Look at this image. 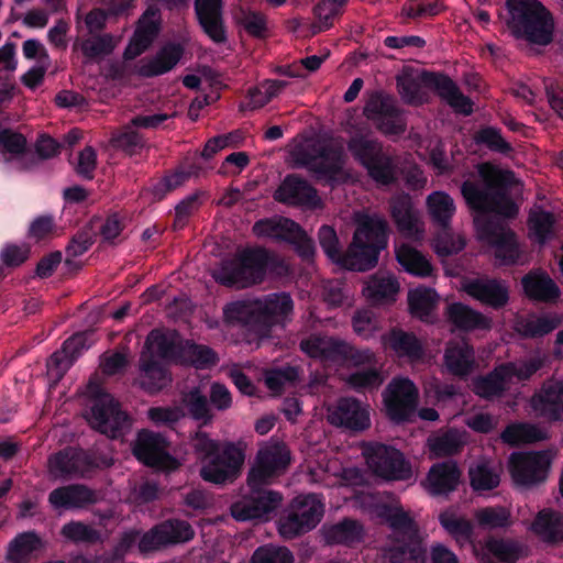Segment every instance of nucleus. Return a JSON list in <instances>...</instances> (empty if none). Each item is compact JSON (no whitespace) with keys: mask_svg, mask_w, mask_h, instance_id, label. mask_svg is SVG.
<instances>
[{"mask_svg":"<svg viewBox=\"0 0 563 563\" xmlns=\"http://www.w3.org/2000/svg\"><path fill=\"white\" fill-rule=\"evenodd\" d=\"M478 174L481 180L466 179L462 183V197L474 213L479 239L495 249L496 258L506 265L515 264L518 258L516 234L505 223L519 212L510 194L512 173L483 163L478 165Z\"/></svg>","mask_w":563,"mask_h":563,"instance_id":"nucleus-1","label":"nucleus"},{"mask_svg":"<svg viewBox=\"0 0 563 563\" xmlns=\"http://www.w3.org/2000/svg\"><path fill=\"white\" fill-rule=\"evenodd\" d=\"M389 227L378 216L362 214L356 220L352 242L343 252L335 231L329 225L319 228V245L328 258L338 267L366 272L378 263L380 252L388 245Z\"/></svg>","mask_w":563,"mask_h":563,"instance_id":"nucleus-2","label":"nucleus"},{"mask_svg":"<svg viewBox=\"0 0 563 563\" xmlns=\"http://www.w3.org/2000/svg\"><path fill=\"white\" fill-rule=\"evenodd\" d=\"M190 442L205 482L225 486L241 476L245 462L242 442L216 440L203 431H196Z\"/></svg>","mask_w":563,"mask_h":563,"instance_id":"nucleus-3","label":"nucleus"},{"mask_svg":"<svg viewBox=\"0 0 563 563\" xmlns=\"http://www.w3.org/2000/svg\"><path fill=\"white\" fill-rule=\"evenodd\" d=\"M292 311V298L282 291L229 302L223 308V319L228 324L241 325L265 336L274 325L284 324L289 320Z\"/></svg>","mask_w":563,"mask_h":563,"instance_id":"nucleus-4","label":"nucleus"},{"mask_svg":"<svg viewBox=\"0 0 563 563\" xmlns=\"http://www.w3.org/2000/svg\"><path fill=\"white\" fill-rule=\"evenodd\" d=\"M289 266L278 254L263 247L250 246L223 262L218 282L227 287L247 288L262 284L267 276L283 278Z\"/></svg>","mask_w":563,"mask_h":563,"instance_id":"nucleus-5","label":"nucleus"},{"mask_svg":"<svg viewBox=\"0 0 563 563\" xmlns=\"http://www.w3.org/2000/svg\"><path fill=\"white\" fill-rule=\"evenodd\" d=\"M397 90L406 104L420 106L424 102L421 87L432 89L455 112L470 115L473 101L462 93L459 86L445 74L405 66L396 77Z\"/></svg>","mask_w":563,"mask_h":563,"instance_id":"nucleus-6","label":"nucleus"},{"mask_svg":"<svg viewBox=\"0 0 563 563\" xmlns=\"http://www.w3.org/2000/svg\"><path fill=\"white\" fill-rule=\"evenodd\" d=\"M506 24L516 38L547 46L553 41L554 21L551 12L538 0H507Z\"/></svg>","mask_w":563,"mask_h":563,"instance_id":"nucleus-7","label":"nucleus"},{"mask_svg":"<svg viewBox=\"0 0 563 563\" xmlns=\"http://www.w3.org/2000/svg\"><path fill=\"white\" fill-rule=\"evenodd\" d=\"M87 394L90 398L87 421L92 429L111 439H119L130 430L132 421L129 415L99 382L90 379Z\"/></svg>","mask_w":563,"mask_h":563,"instance_id":"nucleus-8","label":"nucleus"},{"mask_svg":"<svg viewBox=\"0 0 563 563\" xmlns=\"http://www.w3.org/2000/svg\"><path fill=\"white\" fill-rule=\"evenodd\" d=\"M257 238H265L277 243H287L302 258L310 260L314 255L313 241L294 220L275 216L257 220L252 228Z\"/></svg>","mask_w":563,"mask_h":563,"instance_id":"nucleus-9","label":"nucleus"},{"mask_svg":"<svg viewBox=\"0 0 563 563\" xmlns=\"http://www.w3.org/2000/svg\"><path fill=\"white\" fill-rule=\"evenodd\" d=\"M551 467V455L547 451L512 452L508 471L516 486L531 488L544 483Z\"/></svg>","mask_w":563,"mask_h":563,"instance_id":"nucleus-10","label":"nucleus"},{"mask_svg":"<svg viewBox=\"0 0 563 563\" xmlns=\"http://www.w3.org/2000/svg\"><path fill=\"white\" fill-rule=\"evenodd\" d=\"M363 454L369 470L378 477L388 481H406L412 475L411 466L404 454L386 444H368Z\"/></svg>","mask_w":563,"mask_h":563,"instance_id":"nucleus-11","label":"nucleus"},{"mask_svg":"<svg viewBox=\"0 0 563 563\" xmlns=\"http://www.w3.org/2000/svg\"><path fill=\"white\" fill-rule=\"evenodd\" d=\"M363 113L385 135H400L407 129L404 111L394 98L380 91L371 93Z\"/></svg>","mask_w":563,"mask_h":563,"instance_id":"nucleus-12","label":"nucleus"},{"mask_svg":"<svg viewBox=\"0 0 563 563\" xmlns=\"http://www.w3.org/2000/svg\"><path fill=\"white\" fill-rule=\"evenodd\" d=\"M418 398V388L409 378H394L383 393L387 417L396 423L410 421L417 410Z\"/></svg>","mask_w":563,"mask_h":563,"instance_id":"nucleus-13","label":"nucleus"},{"mask_svg":"<svg viewBox=\"0 0 563 563\" xmlns=\"http://www.w3.org/2000/svg\"><path fill=\"white\" fill-rule=\"evenodd\" d=\"M290 451L284 442L272 441L260 449L256 464L247 474V485H267L274 476L286 471L290 464Z\"/></svg>","mask_w":563,"mask_h":563,"instance_id":"nucleus-14","label":"nucleus"},{"mask_svg":"<svg viewBox=\"0 0 563 563\" xmlns=\"http://www.w3.org/2000/svg\"><path fill=\"white\" fill-rule=\"evenodd\" d=\"M256 485L250 487V493L231 507V515L238 521L267 520L282 504L280 493Z\"/></svg>","mask_w":563,"mask_h":563,"instance_id":"nucleus-15","label":"nucleus"},{"mask_svg":"<svg viewBox=\"0 0 563 563\" xmlns=\"http://www.w3.org/2000/svg\"><path fill=\"white\" fill-rule=\"evenodd\" d=\"M317 495L296 497L278 519V532L284 539H294L316 527Z\"/></svg>","mask_w":563,"mask_h":563,"instance_id":"nucleus-16","label":"nucleus"},{"mask_svg":"<svg viewBox=\"0 0 563 563\" xmlns=\"http://www.w3.org/2000/svg\"><path fill=\"white\" fill-rule=\"evenodd\" d=\"M195 530L183 519H166L156 523L145 532L140 541L139 549L143 553L159 550L169 545L186 543L192 540Z\"/></svg>","mask_w":563,"mask_h":563,"instance_id":"nucleus-17","label":"nucleus"},{"mask_svg":"<svg viewBox=\"0 0 563 563\" xmlns=\"http://www.w3.org/2000/svg\"><path fill=\"white\" fill-rule=\"evenodd\" d=\"M133 455L144 465L165 472L179 467L180 463L166 450V440L158 433L141 431L133 445Z\"/></svg>","mask_w":563,"mask_h":563,"instance_id":"nucleus-18","label":"nucleus"},{"mask_svg":"<svg viewBox=\"0 0 563 563\" xmlns=\"http://www.w3.org/2000/svg\"><path fill=\"white\" fill-rule=\"evenodd\" d=\"M530 407L548 423L563 422V378L545 379L531 396Z\"/></svg>","mask_w":563,"mask_h":563,"instance_id":"nucleus-19","label":"nucleus"},{"mask_svg":"<svg viewBox=\"0 0 563 563\" xmlns=\"http://www.w3.org/2000/svg\"><path fill=\"white\" fill-rule=\"evenodd\" d=\"M323 361L358 367L371 365L375 361V354L369 349L358 350L342 339L319 334V362Z\"/></svg>","mask_w":563,"mask_h":563,"instance_id":"nucleus-20","label":"nucleus"},{"mask_svg":"<svg viewBox=\"0 0 563 563\" xmlns=\"http://www.w3.org/2000/svg\"><path fill=\"white\" fill-rule=\"evenodd\" d=\"M273 199L287 207L313 209L317 207V188L301 175L291 173L275 189Z\"/></svg>","mask_w":563,"mask_h":563,"instance_id":"nucleus-21","label":"nucleus"},{"mask_svg":"<svg viewBox=\"0 0 563 563\" xmlns=\"http://www.w3.org/2000/svg\"><path fill=\"white\" fill-rule=\"evenodd\" d=\"M328 420L352 432L364 431L371 426L368 407L353 397H341L333 409L329 410Z\"/></svg>","mask_w":563,"mask_h":563,"instance_id":"nucleus-22","label":"nucleus"},{"mask_svg":"<svg viewBox=\"0 0 563 563\" xmlns=\"http://www.w3.org/2000/svg\"><path fill=\"white\" fill-rule=\"evenodd\" d=\"M525 297L536 303L555 305L562 296L558 283L543 268H532L520 280Z\"/></svg>","mask_w":563,"mask_h":563,"instance_id":"nucleus-23","label":"nucleus"},{"mask_svg":"<svg viewBox=\"0 0 563 563\" xmlns=\"http://www.w3.org/2000/svg\"><path fill=\"white\" fill-rule=\"evenodd\" d=\"M377 517L390 529L385 541H419V526L401 507L384 504L377 508Z\"/></svg>","mask_w":563,"mask_h":563,"instance_id":"nucleus-24","label":"nucleus"},{"mask_svg":"<svg viewBox=\"0 0 563 563\" xmlns=\"http://www.w3.org/2000/svg\"><path fill=\"white\" fill-rule=\"evenodd\" d=\"M465 290L471 297L495 310L505 308L510 298L509 287L500 278H475L465 286Z\"/></svg>","mask_w":563,"mask_h":563,"instance_id":"nucleus-25","label":"nucleus"},{"mask_svg":"<svg viewBox=\"0 0 563 563\" xmlns=\"http://www.w3.org/2000/svg\"><path fill=\"white\" fill-rule=\"evenodd\" d=\"M287 153L289 167L317 174V131L310 129L297 134L287 145Z\"/></svg>","mask_w":563,"mask_h":563,"instance_id":"nucleus-26","label":"nucleus"},{"mask_svg":"<svg viewBox=\"0 0 563 563\" xmlns=\"http://www.w3.org/2000/svg\"><path fill=\"white\" fill-rule=\"evenodd\" d=\"M195 13L202 31L217 44L227 42L223 0H195Z\"/></svg>","mask_w":563,"mask_h":563,"instance_id":"nucleus-27","label":"nucleus"},{"mask_svg":"<svg viewBox=\"0 0 563 563\" xmlns=\"http://www.w3.org/2000/svg\"><path fill=\"white\" fill-rule=\"evenodd\" d=\"M88 464L85 450L67 446L48 459L51 473L60 478L84 477Z\"/></svg>","mask_w":563,"mask_h":563,"instance_id":"nucleus-28","label":"nucleus"},{"mask_svg":"<svg viewBox=\"0 0 563 563\" xmlns=\"http://www.w3.org/2000/svg\"><path fill=\"white\" fill-rule=\"evenodd\" d=\"M86 333H76L68 338L62 345V349L54 352L48 362V371L60 379L66 372L74 365L77 358L85 350H88Z\"/></svg>","mask_w":563,"mask_h":563,"instance_id":"nucleus-29","label":"nucleus"},{"mask_svg":"<svg viewBox=\"0 0 563 563\" xmlns=\"http://www.w3.org/2000/svg\"><path fill=\"white\" fill-rule=\"evenodd\" d=\"M461 475V470L454 461L435 463L426 478L428 492L433 496L448 495L457 488Z\"/></svg>","mask_w":563,"mask_h":563,"instance_id":"nucleus-30","label":"nucleus"},{"mask_svg":"<svg viewBox=\"0 0 563 563\" xmlns=\"http://www.w3.org/2000/svg\"><path fill=\"white\" fill-rule=\"evenodd\" d=\"M382 563H426L427 550L419 541L391 540L380 547Z\"/></svg>","mask_w":563,"mask_h":563,"instance_id":"nucleus-31","label":"nucleus"},{"mask_svg":"<svg viewBox=\"0 0 563 563\" xmlns=\"http://www.w3.org/2000/svg\"><path fill=\"white\" fill-rule=\"evenodd\" d=\"M530 530L543 543L559 545L563 542V514L543 508L536 515Z\"/></svg>","mask_w":563,"mask_h":563,"instance_id":"nucleus-32","label":"nucleus"},{"mask_svg":"<svg viewBox=\"0 0 563 563\" xmlns=\"http://www.w3.org/2000/svg\"><path fill=\"white\" fill-rule=\"evenodd\" d=\"M445 314L448 321L455 329L463 332L475 330L488 331L493 327V321L489 317L462 302L450 303Z\"/></svg>","mask_w":563,"mask_h":563,"instance_id":"nucleus-33","label":"nucleus"},{"mask_svg":"<svg viewBox=\"0 0 563 563\" xmlns=\"http://www.w3.org/2000/svg\"><path fill=\"white\" fill-rule=\"evenodd\" d=\"M444 364L457 377H467L475 367V351L467 341H450L444 350Z\"/></svg>","mask_w":563,"mask_h":563,"instance_id":"nucleus-34","label":"nucleus"},{"mask_svg":"<svg viewBox=\"0 0 563 563\" xmlns=\"http://www.w3.org/2000/svg\"><path fill=\"white\" fill-rule=\"evenodd\" d=\"M48 501L54 508H82L97 503L96 493L81 484H71L53 489Z\"/></svg>","mask_w":563,"mask_h":563,"instance_id":"nucleus-35","label":"nucleus"},{"mask_svg":"<svg viewBox=\"0 0 563 563\" xmlns=\"http://www.w3.org/2000/svg\"><path fill=\"white\" fill-rule=\"evenodd\" d=\"M185 49L181 44L169 42L163 45L156 55L140 67V75L145 78H153L164 75L179 63Z\"/></svg>","mask_w":563,"mask_h":563,"instance_id":"nucleus-36","label":"nucleus"},{"mask_svg":"<svg viewBox=\"0 0 563 563\" xmlns=\"http://www.w3.org/2000/svg\"><path fill=\"white\" fill-rule=\"evenodd\" d=\"M384 342L399 357H406L412 362L420 361L424 355L423 345L413 332L393 328L384 336Z\"/></svg>","mask_w":563,"mask_h":563,"instance_id":"nucleus-37","label":"nucleus"},{"mask_svg":"<svg viewBox=\"0 0 563 563\" xmlns=\"http://www.w3.org/2000/svg\"><path fill=\"white\" fill-rule=\"evenodd\" d=\"M324 539L328 544H342L349 548L363 542L364 526L356 519L344 518L328 529H324Z\"/></svg>","mask_w":563,"mask_h":563,"instance_id":"nucleus-38","label":"nucleus"},{"mask_svg":"<svg viewBox=\"0 0 563 563\" xmlns=\"http://www.w3.org/2000/svg\"><path fill=\"white\" fill-rule=\"evenodd\" d=\"M389 211L398 231L406 236L418 233L417 213L409 195L393 197L389 201Z\"/></svg>","mask_w":563,"mask_h":563,"instance_id":"nucleus-39","label":"nucleus"},{"mask_svg":"<svg viewBox=\"0 0 563 563\" xmlns=\"http://www.w3.org/2000/svg\"><path fill=\"white\" fill-rule=\"evenodd\" d=\"M45 543L34 531L18 533L8 545L5 559L10 563H27L33 553L41 551Z\"/></svg>","mask_w":563,"mask_h":563,"instance_id":"nucleus-40","label":"nucleus"},{"mask_svg":"<svg viewBox=\"0 0 563 563\" xmlns=\"http://www.w3.org/2000/svg\"><path fill=\"white\" fill-rule=\"evenodd\" d=\"M520 552V547L515 541L493 537L486 540L481 550L475 549V555L482 563H495L493 558L504 563H515L519 560Z\"/></svg>","mask_w":563,"mask_h":563,"instance_id":"nucleus-41","label":"nucleus"},{"mask_svg":"<svg viewBox=\"0 0 563 563\" xmlns=\"http://www.w3.org/2000/svg\"><path fill=\"white\" fill-rule=\"evenodd\" d=\"M141 372L140 386L151 395L159 393L172 383L168 369L154 358L143 361Z\"/></svg>","mask_w":563,"mask_h":563,"instance_id":"nucleus-42","label":"nucleus"},{"mask_svg":"<svg viewBox=\"0 0 563 563\" xmlns=\"http://www.w3.org/2000/svg\"><path fill=\"white\" fill-rule=\"evenodd\" d=\"M396 260L405 272L417 277H429L433 274L430 261L417 249L402 244L396 249Z\"/></svg>","mask_w":563,"mask_h":563,"instance_id":"nucleus-43","label":"nucleus"},{"mask_svg":"<svg viewBox=\"0 0 563 563\" xmlns=\"http://www.w3.org/2000/svg\"><path fill=\"white\" fill-rule=\"evenodd\" d=\"M470 485L474 492H488L500 484V468L488 461H479L468 467Z\"/></svg>","mask_w":563,"mask_h":563,"instance_id":"nucleus-44","label":"nucleus"},{"mask_svg":"<svg viewBox=\"0 0 563 563\" xmlns=\"http://www.w3.org/2000/svg\"><path fill=\"white\" fill-rule=\"evenodd\" d=\"M439 296L433 288L417 287L408 292V306L412 316L428 321L437 307Z\"/></svg>","mask_w":563,"mask_h":563,"instance_id":"nucleus-45","label":"nucleus"},{"mask_svg":"<svg viewBox=\"0 0 563 563\" xmlns=\"http://www.w3.org/2000/svg\"><path fill=\"white\" fill-rule=\"evenodd\" d=\"M561 323L558 316H540L521 319L517 322V332L526 339H539L554 331Z\"/></svg>","mask_w":563,"mask_h":563,"instance_id":"nucleus-46","label":"nucleus"},{"mask_svg":"<svg viewBox=\"0 0 563 563\" xmlns=\"http://www.w3.org/2000/svg\"><path fill=\"white\" fill-rule=\"evenodd\" d=\"M146 344L155 346L156 353L162 360L172 361L176 364L181 363L185 341H176L155 329L150 332Z\"/></svg>","mask_w":563,"mask_h":563,"instance_id":"nucleus-47","label":"nucleus"},{"mask_svg":"<svg viewBox=\"0 0 563 563\" xmlns=\"http://www.w3.org/2000/svg\"><path fill=\"white\" fill-rule=\"evenodd\" d=\"M504 364L496 367L486 376L478 378L475 382V391L478 396L493 399L499 397L506 390L507 380L510 379Z\"/></svg>","mask_w":563,"mask_h":563,"instance_id":"nucleus-48","label":"nucleus"},{"mask_svg":"<svg viewBox=\"0 0 563 563\" xmlns=\"http://www.w3.org/2000/svg\"><path fill=\"white\" fill-rule=\"evenodd\" d=\"M219 362L217 353L208 345L185 340L181 365L189 364L198 369L210 368Z\"/></svg>","mask_w":563,"mask_h":563,"instance_id":"nucleus-49","label":"nucleus"},{"mask_svg":"<svg viewBox=\"0 0 563 563\" xmlns=\"http://www.w3.org/2000/svg\"><path fill=\"white\" fill-rule=\"evenodd\" d=\"M427 206L432 220L441 228H448L455 212L452 197L444 191H434L427 198Z\"/></svg>","mask_w":563,"mask_h":563,"instance_id":"nucleus-50","label":"nucleus"},{"mask_svg":"<svg viewBox=\"0 0 563 563\" xmlns=\"http://www.w3.org/2000/svg\"><path fill=\"white\" fill-rule=\"evenodd\" d=\"M324 157V148L319 146V184L335 187L347 183L351 176L344 169L342 159L335 157L327 162Z\"/></svg>","mask_w":563,"mask_h":563,"instance_id":"nucleus-51","label":"nucleus"},{"mask_svg":"<svg viewBox=\"0 0 563 563\" xmlns=\"http://www.w3.org/2000/svg\"><path fill=\"white\" fill-rule=\"evenodd\" d=\"M347 150L363 167H366L384 153L383 146L378 141L365 136L352 137L347 143Z\"/></svg>","mask_w":563,"mask_h":563,"instance_id":"nucleus-52","label":"nucleus"},{"mask_svg":"<svg viewBox=\"0 0 563 563\" xmlns=\"http://www.w3.org/2000/svg\"><path fill=\"white\" fill-rule=\"evenodd\" d=\"M345 383L354 391L365 394L377 390L384 383V377L378 368L369 366L351 373L346 377Z\"/></svg>","mask_w":563,"mask_h":563,"instance_id":"nucleus-53","label":"nucleus"},{"mask_svg":"<svg viewBox=\"0 0 563 563\" xmlns=\"http://www.w3.org/2000/svg\"><path fill=\"white\" fill-rule=\"evenodd\" d=\"M440 525L457 542H471L474 536L473 523L452 511H443L439 516Z\"/></svg>","mask_w":563,"mask_h":563,"instance_id":"nucleus-54","label":"nucleus"},{"mask_svg":"<svg viewBox=\"0 0 563 563\" xmlns=\"http://www.w3.org/2000/svg\"><path fill=\"white\" fill-rule=\"evenodd\" d=\"M364 168L369 178L378 185L389 186L397 180V166L395 161L385 152Z\"/></svg>","mask_w":563,"mask_h":563,"instance_id":"nucleus-55","label":"nucleus"},{"mask_svg":"<svg viewBox=\"0 0 563 563\" xmlns=\"http://www.w3.org/2000/svg\"><path fill=\"white\" fill-rule=\"evenodd\" d=\"M473 141L476 145L504 155H508L514 150L511 144L503 137L501 130L492 125L479 128L474 133Z\"/></svg>","mask_w":563,"mask_h":563,"instance_id":"nucleus-56","label":"nucleus"},{"mask_svg":"<svg viewBox=\"0 0 563 563\" xmlns=\"http://www.w3.org/2000/svg\"><path fill=\"white\" fill-rule=\"evenodd\" d=\"M183 402L192 419L208 424L213 419L209 399L198 387L190 389L183 398Z\"/></svg>","mask_w":563,"mask_h":563,"instance_id":"nucleus-57","label":"nucleus"},{"mask_svg":"<svg viewBox=\"0 0 563 563\" xmlns=\"http://www.w3.org/2000/svg\"><path fill=\"white\" fill-rule=\"evenodd\" d=\"M161 31V10L150 5L137 21L134 36L152 44Z\"/></svg>","mask_w":563,"mask_h":563,"instance_id":"nucleus-58","label":"nucleus"},{"mask_svg":"<svg viewBox=\"0 0 563 563\" xmlns=\"http://www.w3.org/2000/svg\"><path fill=\"white\" fill-rule=\"evenodd\" d=\"M475 518L479 527L489 530L508 528L511 525V514L503 506L481 508Z\"/></svg>","mask_w":563,"mask_h":563,"instance_id":"nucleus-59","label":"nucleus"},{"mask_svg":"<svg viewBox=\"0 0 563 563\" xmlns=\"http://www.w3.org/2000/svg\"><path fill=\"white\" fill-rule=\"evenodd\" d=\"M365 289L368 297L375 301L395 300V296L399 291V284L393 277L374 275L369 278Z\"/></svg>","mask_w":563,"mask_h":563,"instance_id":"nucleus-60","label":"nucleus"},{"mask_svg":"<svg viewBox=\"0 0 563 563\" xmlns=\"http://www.w3.org/2000/svg\"><path fill=\"white\" fill-rule=\"evenodd\" d=\"M113 49L114 43L111 34L95 35L80 43V51L89 60L110 55Z\"/></svg>","mask_w":563,"mask_h":563,"instance_id":"nucleus-61","label":"nucleus"},{"mask_svg":"<svg viewBox=\"0 0 563 563\" xmlns=\"http://www.w3.org/2000/svg\"><path fill=\"white\" fill-rule=\"evenodd\" d=\"M291 551L286 547L265 544L258 547L252 554L251 563H294Z\"/></svg>","mask_w":563,"mask_h":563,"instance_id":"nucleus-62","label":"nucleus"},{"mask_svg":"<svg viewBox=\"0 0 563 563\" xmlns=\"http://www.w3.org/2000/svg\"><path fill=\"white\" fill-rule=\"evenodd\" d=\"M62 534L74 542L98 543L102 541L101 532L80 521H70L63 526Z\"/></svg>","mask_w":563,"mask_h":563,"instance_id":"nucleus-63","label":"nucleus"},{"mask_svg":"<svg viewBox=\"0 0 563 563\" xmlns=\"http://www.w3.org/2000/svg\"><path fill=\"white\" fill-rule=\"evenodd\" d=\"M238 23L252 37L263 40L268 35L267 20L261 12L242 10Z\"/></svg>","mask_w":563,"mask_h":563,"instance_id":"nucleus-64","label":"nucleus"}]
</instances>
